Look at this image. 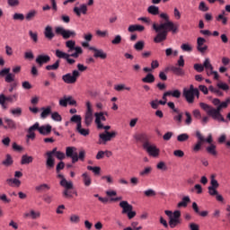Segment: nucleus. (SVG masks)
Instances as JSON below:
<instances>
[{"instance_id":"obj_1","label":"nucleus","mask_w":230,"mask_h":230,"mask_svg":"<svg viewBox=\"0 0 230 230\" xmlns=\"http://www.w3.org/2000/svg\"><path fill=\"white\" fill-rule=\"evenodd\" d=\"M45 162H48V167L52 165L54 159L64 160V158H72V164L77 162H84V150L78 151L74 146L65 147V152L58 151V148H53L51 151L45 153Z\"/></svg>"},{"instance_id":"obj_2","label":"nucleus","mask_w":230,"mask_h":230,"mask_svg":"<svg viewBox=\"0 0 230 230\" xmlns=\"http://www.w3.org/2000/svg\"><path fill=\"white\" fill-rule=\"evenodd\" d=\"M146 12L153 16L159 15V19H163V22H159L158 24L153 23V31L157 33L155 35H168L169 32H172V34L179 32V24L168 21V14L158 13L157 6L149 5V8Z\"/></svg>"},{"instance_id":"obj_3","label":"nucleus","mask_w":230,"mask_h":230,"mask_svg":"<svg viewBox=\"0 0 230 230\" xmlns=\"http://www.w3.org/2000/svg\"><path fill=\"white\" fill-rule=\"evenodd\" d=\"M65 48L68 49V53L74 52L67 54L60 50H55V58L65 59V62L68 63V65H74V59L71 58H77V55H81V47H74V40H68L65 41Z\"/></svg>"},{"instance_id":"obj_4","label":"nucleus","mask_w":230,"mask_h":230,"mask_svg":"<svg viewBox=\"0 0 230 230\" xmlns=\"http://www.w3.org/2000/svg\"><path fill=\"white\" fill-rule=\"evenodd\" d=\"M202 144H209L207 146V154L216 156V145H212V135L202 137L201 133L196 131V145H192V153H199V150H202Z\"/></svg>"},{"instance_id":"obj_5","label":"nucleus","mask_w":230,"mask_h":230,"mask_svg":"<svg viewBox=\"0 0 230 230\" xmlns=\"http://www.w3.org/2000/svg\"><path fill=\"white\" fill-rule=\"evenodd\" d=\"M54 36H61V40H69L74 39L75 33L74 31L64 29V27L45 26V40H54Z\"/></svg>"},{"instance_id":"obj_6","label":"nucleus","mask_w":230,"mask_h":230,"mask_svg":"<svg viewBox=\"0 0 230 230\" xmlns=\"http://www.w3.org/2000/svg\"><path fill=\"white\" fill-rule=\"evenodd\" d=\"M213 106H217V108H212L208 104L199 102V109H203V111L207 112V116L220 119L219 111L229 106V102H219V99H213Z\"/></svg>"},{"instance_id":"obj_7","label":"nucleus","mask_w":230,"mask_h":230,"mask_svg":"<svg viewBox=\"0 0 230 230\" xmlns=\"http://www.w3.org/2000/svg\"><path fill=\"white\" fill-rule=\"evenodd\" d=\"M104 112H93L91 111V102H84V127H91L92 122L101 124L104 121Z\"/></svg>"},{"instance_id":"obj_8","label":"nucleus","mask_w":230,"mask_h":230,"mask_svg":"<svg viewBox=\"0 0 230 230\" xmlns=\"http://www.w3.org/2000/svg\"><path fill=\"white\" fill-rule=\"evenodd\" d=\"M208 92V87H206V85H199V88H195L192 87V85H190V89L182 90V92H180V94H182V98H186V102L192 104L193 100L199 98V93L206 94Z\"/></svg>"},{"instance_id":"obj_9","label":"nucleus","mask_w":230,"mask_h":230,"mask_svg":"<svg viewBox=\"0 0 230 230\" xmlns=\"http://www.w3.org/2000/svg\"><path fill=\"white\" fill-rule=\"evenodd\" d=\"M164 213L165 217H169V221H165L164 218L159 217V224L163 225V227L175 228V226L179 225L181 212H179V210H165Z\"/></svg>"},{"instance_id":"obj_10","label":"nucleus","mask_w":230,"mask_h":230,"mask_svg":"<svg viewBox=\"0 0 230 230\" xmlns=\"http://www.w3.org/2000/svg\"><path fill=\"white\" fill-rule=\"evenodd\" d=\"M76 67H78V70H73L72 73L61 75V82H65V84H74V83L77 82V77L81 76L80 72L87 70V66H84V65L78 64Z\"/></svg>"},{"instance_id":"obj_11","label":"nucleus","mask_w":230,"mask_h":230,"mask_svg":"<svg viewBox=\"0 0 230 230\" xmlns=\"http://www.w3.org/2000/svg\"><path fill=\"white\" fill-rule=\"evenodd\" d=\"M192 70H196V73H202V71H207V75L213 76V80H219V74H217L216 71H212V65L208 64V58L203 61V64L192 65Z\"/></svg>"},{"instance_id":"obj_12","label":"nucleus","mask_w":230,"mask_h":230,"mask_svg":"<svg viewBox=\"0 0 230 230\" xmlns=\"http://www.w3.org/2000/svg\"><path fill=\"white\" fill-rule=\"evenodd\" d=\"M33 131H38V134H41V136H47L50 134V125H45L40 126L37 123H34V125H31L30 128H28V139L33 140Z\"/></svg>"},{"instance_id":"obj_13","label":"nucleus","mask_w":230,"mask_h":230,"mask_svg":"<svg viewBox=\"0 0 230 230\" xmlns=\"http://www.w3.org/2000/svg\"><path fill=\"white\" fill-rule=\"evenodd\" d=\"M58 179H61V181L58 182L61 188H65V190L61 191V197L65 199H71V195H77V192L71 191V189L74 188L73 183L71 181H67V180H64V175L58 174Z\"/></svg>"},{"instance_id":"obj_14","label":"nucleus","mask_w":230,"mask_h":230,"mask_svg":"<svg viewBox=\"0 0 230 230\" xmlns=\"http://www.w3.org/2000/svg\"><path fill=\"white\" fill-rule=\"evenodd\" d=\"M11 72L14 74L20 73V66H14V68L1 69L0 76L4 77V83H13V74H10Z\"/></svg>"},{"instance_id":"obj_15","label":"nucleus","mask_w":230,"mask_h":230,"mask_svg":"<svg viewBox=\"0 0 230 230\" xmlns=\"http://www.w3.org/2000/svg\"><path fill=\"white\" fill-rule=\"evenodd\" d=\"M70 121H72V123H75V132L78 133V135L82 137H87V134H89V130H87V128H81L80 115H73Z\"/></svg>"},{"instance_id":"obj_16","label":"nucleus","mask_w":230,"mask_h":230,"mask_svg":"<svg viewBox=\"0 0 230 230\" xmlns=\"http://www.w3.org/2000/svg\"><path fill=\"white\" fill-rule=\"evenodd\" d=\"M119 208H122V215H126L128 219L135 218V211H131V205L128 201L119 202Z\"/></svg>"},{"instance_id":"obj_17","label":"nucleus","mask_w":230,"mask_h":230,"mask_svg":"<svg viewBox=\"0 0 230 230\" xmlns=\"http://www.w3.org/2000/svg\"><path fill=\"white\" fill-rule=\"evenodd\" d=\"M219 90L229 91V85L224 83H218L217 84V87L209 86V91L207 92V94H208V93H213V94H217V96L222 97V92Z\"/></svg>"},{"instance_id":"obj_18","label":"nucleus","mask_w":230,"mask_h":230,"mask_svg":"<svg viewBox=\"0 0 230 230\" xmlns=\"http://www.w3.org/2000/svg\"><path fill=\"white\" fill-rule=\"evenodd\" d=\"M88 4H82L78 7H75L72 9V12L75 13V16L81 17V15L87 13V6H91V4H94V0H88L86 2Z\"/></svg>"},{"instance_id":"obj_19","label":"nucleus","mask_w":230,"mask_h":230,"mask_svg":"<svg viewBox=\"0 0 230 230\" xmlns=\"http://www.w3.org/2000/svg\"><path fill=\"white\" fill-rule=\"evenodd\" d=\"M17 102V93L11 94L8 96H4V94L0 95V104L1 108L6 109V105L4 103H13Z\"/></svg>"},{"instance_id":"obj_20","label":"nucleus","mask_w":230,"mask_h":230,"mask_svg":"<svg viewBox=\"0 0 230 230\" xmlns=\"http://www.w3.org/2000/svg\"><path fill=\"white\" fill-rule=\"evenodd\" d=\"M115 135L116 133H114V131L109 132L105 130V132L99 134V144L104 145V143L111 141V138H114Z\"/></svg>"},{"instance_id":"obj_21","label":"nucleus","mask_w":230,"mask_h":230,"mask_svg":"<svg viewBox=\"0 0 230 230\" xmlns=\"http://www.w3.org/2000/svg\"><path fill=\"white\" fill-rule=\"evenodd\" d=\"M75 105V102L71 96L61 97V100H58V106L67 107Z\"/></svg>"},{"instance_id":"obj_22","label":"nucleus","mask_w":230,"mask_h":230,"mask_svg":"<svg viewBox=\"0 0 230 230\" xmlns=\"http://www.w3.org/2000/svg\"><path fill=\"white\" fill-rule=\"evenodd\" d=\"M142 149L146 150L149 156L158 157V148L155 147V145H142Z\"/></svg>"},{"instance_id":"obj_23","label":"nucleus","mask_w":230,"mask_h":230,"mask_svg":"<svg viewBox=\"0 0 230 230\" xmlns=\"http://www.w3.org/2000/svg\"><path fill=\"white\" fill-rule=\"evenodd\" d=\"M0 126L4 127V129H17V123L13 122V119H10L7 118H4V122H1Z\"/></svg>"},{"instance_id":"obj_24","label":"nucleus","mask_w":230,"mask_h":230,"mask_svg":"<svg viewBox=\"0 0 230 230\" xmlns=\"http://www.w3.org/2000/svg\"><path fill=\"white\" fill-rule=\"evenodd\" d=\"M88 50L93 53V55H92V58H93L104 60V58H108V55L104 53V50H101L100 49L88 48Z\"/></svg>"},{"instance_id":"obj_25","label":"nucleus","mask_w":230,"mask_h":230,"mask_svg":"<svg viewBox=\"0 0 230 230\" xmlns=\"http://www.w3.org/2000/svg\"><path fill=\"white\" fill-rule=\"evenodd\" d=\"M31 59H34V64H38V67H40L46 65L48 62H50V57L47 55H38V58Z\"/></svg>"},{"instance_id":"obj_26","label":"nucleus","mask_w":230,"mask_h":230,"mask_svg":"<svg viewBox=\"0 0 230 230\" xmlns=\"http://www.w3.org/2000/svg\"><path fill=\"white\" fill-rule=\"evenodd\" d=\"M132 138L136 139V142L142 143V146L152 145V144L148 143V134L138 133V134L134 135V137H132Z\"/></svg>"},{"instance_id":"obj_27","label":"nucleus","mask_w":230,"mask_h":230,"mask_svg":"<svg viewBox=\"0 0 230 230\" xmlns=\"http://www.w3.org/2000/svg\"><path fill=\"white\" fill-rule=\"evenodd\" d=\"M204 44H206V39L196 38V51H199V53H206L208 47Z\"/></svg>"},{"instance_id":"obj_28","label":"nucleus","mask_w":230,"mask_h":230,"mask_svg":"<svg viewBox=\"0 0 230 230\" xmlns=\"http://www.w3.org/2000/svg\"><path fill=\"white\" fill-rule=\"evenodd\" d=\"M230 13V5L225 6V11H223V13H219V15H217V22H219V23L226 25V13Z\"/></svg>"},{"instance_id":"obj_29","label":"nucleus","mask_w":230,"mask_h":230,"mask_svg":"<svg viewBox=\"0 0 230 230\" xmlns=\"http://www.w3.org/2000/svg\"><path fill=\"white\" fill-rule=\"evenodd\" d=\"M181 94L179 93V90H172V91H168L165 92L164 93H163V98H161V102H165V97H172V98H176L179 99V97H181Z\"/></svg>"},{"instance_id":"obj_30","label":"nucleus","mask_w":230,"mask_h":230,"mask_svg":"<svg viewBox=\"0 0 230 230\" xmlns=\"http://www.w3.org/2000/svg\"><path fill=\"white\" fill-rule=\"evenodd\" d=\"M165 72H172V75H176V76L185 75V72L181 71L179 66L165 67Z\"/></svg>"},{"instance_id":"obj_31","label":"nucleus","mask_w":230,"mask_h":230,"mask_svg":"<svg viewBox=\"0 0 230 230\" xmlns=\"http://www.w3.org/2000/svg\"><path fill=\"white\" fill-rule=\"evenodd\" d=\"M45 167L48 169L55 168V172H60V170H64V168H67L64 166V162H58V164H51V166H47V161H45Z\"/></svg>"},{"instance_id":"obj_32","label":"nucleus","mask_w":230,"mask_h":230,"mask_svg":"<svg viewBox=\"0 0 230 230\" xmlns=\"http://www.w3.org/2000/svg\"><path fill=\"white\" fill-rule=\"evenodd\" d=\"M168 103H172V102L153 100V102H149V107L153 108V110H158V105H168Z\"/></svg>"},{"instance_id":"obj_33","label":"nucleus","mask_w":230,"mask_h":230,"mask_svg":"<svg viewBox=\"0 0 230 230\" xmlns=\"http://www.w3.org/2000/svg\"><path fill=\"white\" fill-rule=\"evenodd\" d=\"M217 188H219V182L216 181V180L209 181V187H208V190H209V194L216 195Z\"/></svg>"},{"instance_id":"obj_34","label":"nucleus","mask_w":230,"mask_h":230,"mask_svg":"<svg viewBox=\"0 0 230 230\" xmlns=\"http://www.w3.org/2000/svg\"><path fill=\"white\" fill-rule=\"evenodd\" d=\"M12 164H13V158L10 157V155H4V161H1V165L10 167Z\"/></svg>"},{"instance_id":"obj_35","label":"nucleus","mask_w":230,"mask_h":230,"mask_svg":"<svg viewBox=\"0 0 230 230\" xmlns=\"http://www.w3.org/2000/svg\"><path fill=\"white\" fill-rule=\"evenodd\" d=\"M49 2H51V5H45L41 7V11L51 10L58 12V2H56V0H49Z\"/></svg>"},{"instance_id":"obj_36","label":"nucleus","mask_w":230,"mask_h":230,"mask_svg":"<svg viewBox=\"0 0 230 230\" xmlns=\"http://www.w3.org/2000/svg\"><path fill=\"white\" fill-rule=\"evenodd\" d=\"M47 190H50V186H49L45 183H41V184L34 187V191H38V193L44 192Z\"/></svg>"},{"instance_id":"obj_37","label":"nucleus","mask_w":230,"mask_h":230,"mask_svg":"<svg viewBox=\"0 0 230 230\" xmlns=\"http://www.w3.org/2000/svg\"><path fill=\"white\" fill-rule=\"evenodd\" d=\"M60 66V60H55V64L45 66L46 71H58V67Z\"/></svg>"},{"instance_id":"obj_38","label":"nucleus","mask_w":230,"mask_h":230,"mask_svg":"<svg viewBox=\"0 0 230 230\" xmlns=\"http://www.w3.org/2000/svg\"><path fill=\"white\" fill-rule=\"evenodd\" d=\"M31 162H33V157L27 155H21V165L31 164Z\"/></svg>"},{"instance_id":"obj_39","label":"nucleus","mask_w":230,"mask_h":230,"mask_svg":"<svg viewBox=\"0 0 230 230\" xmlns=\"http://www.w3.org/2000/svg\"><path fill=\"white\" fill-rule=\"evenodd\" d=\"M145 31V27L141 25H128V32H141Z\"/></svg>"},{"instance_id":"obj_40","label":"nucleus","mask_w":230,"mask_h":230,"mask_svg":"<svg viewBox=\"0 0 230 230\" xmlns=\"http://www.w3.org/2000/svg\"><path fill=\"white\" fill-rule=\"evenodd\" d=\"M192 212H196V214L203 217H206V216L208 215V212L207 211H199V206L195 205V202H192Z\"/></svg>"},{"instance_id":"obj_41","label":"nucleus","mask_w":230,"mask_h":230,"mask_svg":"<svg viewBox=\"0 0 230 230\" xmlns=\"http://www.w3.org/2000/svg\"><path fill=\"white\" fill-rule=\"evenodd\" d=\"M152 173V167H146L142 171H138V177H146Z\"/></svg>"},{"instance_id":"obj_42","label":"nucleus","mask_w":230,"mask_h":230,"mask_svg":"<svg viewBox=\"0 0 230 230\" xmlns=\"http://www.w3.org/2000/svg\"><path fill=\"white\" fill-rule=\"evenodd\" d=\"M82 183L84 187L91 186V176L87 175V172L82 173Z\"/></svg>"},{"instance_id":"obj_43","label":"nucleus","mask_w":230,"mask_h":230,"mask_svg":"<svg viewBox=\"0 0 230 230\" xmlns=\"http://www.w3.org/2000/svg\"><path fill=\"white\" fill-rule=\"evenodd\" d=\"M5 182H7V186H11L14 188L20 187V180H17V179H7Z\"/></svg>"},{"instance_id":"obj_44","label":"nucleus","mask_w":230,"mask_h":230,"mask_svg":"<svg viewBox=\"0 0 230 230\" xmlns=\"http://www.w3.org/2000/svg\"><path fill=\"white\" fill-rule=\"evenodd\" d=\"M142 83L152 84L155 83V76L152 74L146 75V77H142Z\"/></svg>"},{"instance_id":"obj_45","label":"nucleus","mask_w":230,"mask_h":230,"mask_svg":"<svg viewBox=\"0 0 230 230\" xmlns=\"http://www.w3.org/2000/svg\"><path fill=\"white\" fill-rule=\"evenodd\" d=\"M54 115V112H50V107L41 108V119H46L47 116Z\"/></svg>"},{"instance_id":"obj_46","label":"nucleus","mask_w":230,"mask_h":230,"mask_svg":"<svg viewBox=\"0 0 230 230\" xmlns=\"http://www.w3.org/2000/svg\"><path fill=\"white\" fill-rule=\"evenodd\" d=\"M24 217H31V219H37V217H40V213L31 210L30 213L24 214Z\"/></svg>"},{"instance_id":"obj_47","label":"nucleus","mask_w":230,"mask_h":230,"mask_svg":"<svg viewBox=\"0 0 230 230\" xmlns=\"http://www.w3.org/2000/svg\"><path fill=\"white\" fill-rule=\"evenodd\" d=\"M189 206V197H182V201H180V203L176 204V208H185Z\"/></svg>"},{"instance_id":"obj_48","label":"nucleus","mask_w":230,"mask_h":230,"mask_svg":"<svg viewBox=\"0 0 230 230\" xmlns=\"http://www.w3.org/2000/svg\"><path fill=\"white\" fill-rule=\"evenodd\" d=\"M136 51H141V49H145V42L144 41H137L136 45L132 46Z\"/></svg>"},{"instance_id":"obj_49","label":"nucleus","mask_w":230,"mask_h":230,"mask_svg":"<svg viewBox=\"0 0 230 230\" xmlns=\"http://www.w3.org/2000/svg\"><path fill=\"white\" fill-rule=\"evenodd\" d=\"M86 170L92 172V173H95V175L101 172V168L97 166H86Z\"/></svg>"},{"instance_id":"obj_50","label":"nucleus","mask_w":230,"mask_h":230,"mask_svg":"<svg viewBox=\"0 0 230 230\" xmlns=\"http://www.w3.org/2000/svg\"><path fill=\"white\" fill-rule=\"evenodd\" d=\"M189 140V135L187 134H180V136H176V141L181 143Z\"/></svg>"},{"instance_id":"obj_51","label":"nucleus","mask_w":230,"mask_h":230,"mask_svg":"<svg viewBox=\"0 0 230 230\" xmlns=\"http://www.w3.org/2000/svg\"><path fill=\"white\" fill-rule=\"evenodd\" d=\"M35 16H37V11L34 10H31L30 12H28V14H24V17L28 18V22L33 20V17Z\"/></svg>"},{"instance_id":"obj_52","label":"nucleus","mask_w":230,"mask_h":230,"mask_svg":"<svg viewBox=\"0 0 230 230\" xmlns=\"http://www.w3.org/2000/svg\"><path fill=\"white\" fill-rule=\"evenodd\" d=\"M180 49H182V52H192V47L189 46V44H182L180 46Z\"/></svg>"},{"instance_id":"obj_53","label":"nucleus","mask_w":230,"mask_h":230,"mask_svg":"<svg viewBox=\"0 0 230 230\" xmlns=\"http://www.w3.org/2000/svg\"><path fill=\"white\" fill-rule=\"evenodd\" d=\"M131 88L125 87V84L115 85V92L129 91Z\"/></svg>"},{"instance_id":"obj_54","label":"nucleus","mask_w":230,"mask_h":230,"mask_svg":"<svg viewBox=\"0 0 230 230\" xmlns=\"http://www.w3.org/2000/svg\"><path fill=\"white\" fill-rule=\"evenodd\" d=\"M176 116H172V120L178 122V123H181V116H185V113H181V112H176Z\"/></svg>"},{"instance_id":"obj_55","label":"nucleus","mask_w":230,"mask_h":230,"mask_svg":"<svg viewBox=\"0 0 230 230\" xmlns=\"http://www.w3.org/2000/svg\"><path fill=\"white\" fill-rule=\"evenodd\" d=\"M28 37L31 38V42L37 43V32L28 31Z\"/></svg>"},{"instance_id":"obj_56","label":"nucleus","mask_w":230,"mask_h":230,"mask_svg":"<svg viewBox=\"0 0 230 230\" xmlns=\"http://www.w3.org/2000/svg\"><path fill=\"white\" fill-rule=\"evenodd\" d=\"M179 51L172 50V49H165V57L177 56Z\"/></svg>"},{"instance_id":"obj_57","label":"nucleus","mask_w":230,"mask_h":230,"mask_svg":"<svg viewBox=\"0 0 230 230\" xmlns=\"http://www.w3.org/2000/svg\"><path fill=\"white\" fill-rule=\"evenodd\" d=\"M121 43V36L115 35V38L111 39V45H118Z\"/></svg>"},{"instance_id":"obj_58","label":"nucleus","mask_w":230,"mask_h":230,"mask_svg":"<svg viewBox=\"0 0 230 230\" xmlns=\"http://www.w3.org/2000/svg\"><path fill=\"white\" fill-rule=\"evenodd\" d=\"M13 19H14V21H27V17L21 13H14V17H13Z\"/></svg>"},{"instance_id":"obj_59","label":"nucleus","mask_w":230,"mask_h":230,"mask_svg":"<svg viewBox=\"0 0 230 230\" xmlns=\"http://www.w3.org/2000/svg\"><path fill=\"white\" fill-rule=\"evenodd\" d=\"M155 169L159 171H165V163L164 162H159V164H155Z\"/></svg>"},{"instance_id":"obj_60","label":"nucleus","mask_w":230,"mask_h":230,"mask_svg":"<svg viewBox=\"0 0 230 230\" xmlns=\"http://www.w3.org/2000/svg\"><path fill=\"white\" fill-rule=\"evenodd\" d=\"M142 194L146 195V197L152 198L155 197V190L152 189L146 190V191L142 192Z\"/></svg>"},{"instance_id":"obj_61","label":"nucleus","mask_w":230,"mask_h":230,"mask_svg":"<svg viewBox=\"0 0 230 230\" xmlns=\"http://www.w3.org/2000/svg\"><path fill=\"white\" fill-rule=\"evenodd\" d=\"M95 128H97L99 129H103L105 131L111 129V126L101 125V123H95Z\"/></svg>"},{"instance_id":"obj_62","label":"nucleus","mask_w":230,"mask_h":230,"mask_svg":"<svg viewBox=\"0 0 230 230\" xmlns=\"http://www.w3.org/2000/svg\"><path fill=\"white\" fill-rule=\"evenodd\" d=\"M199 12H208V7L206 6V2H199Z\"/></svg>"},{"instance_id":"obj_63","label":"nucleus","mask_w":230,"mask_h":230,"mask_svg":"<svg viewBox=\"0 0 230 230\" xmlns=\"http://www.w3.org/2000/svg\"><path fill=\"white\" fill-rule=\"evenodd\" d=\"M33 58H37V57H33V53H31V51L24 52V59L31 60Z\"/></svg>"},{"instance_id":"obj_64","label":"nucleus","mask_w":230,"mask_h":230,"mask_svg":"<svg viewBox=\"0 0 230 230\" xmlns=\"http://www.w3.org/2000/svg\"><path fill=\"white\" fill-rule=\"evenodd\" d=\"M11 115L20 117V108L11 109Z\"/></svg>"}]
</instances>
